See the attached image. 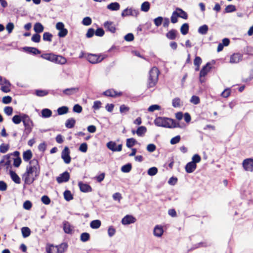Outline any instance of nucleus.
Returning <instances> with one entry per match:
<instances>
[{
    "label": "nucleus",
    "mask_w": 253,
    "mask_h": 253,
    "mask_svg": "<svg viewBox=\"0 0 253 253\" xmlns=\"http://www.w3.org/2000/svg\"><path fill=\"white\" fill-rule=\"evenodd\" d=\"M176 30L172 29L166 34L167 37L170 40H174L176 36Z\"/></svg>",
    "instance_id": "c756f323"
},
{
    "label": "nucleus",
    "mask_w": 253,
    "mask_h": 253,
    "mask_svg": "<svg viewBox=\"0 0 253 253\" xmlns=\"http://www.w3.org/2000/svg\"><path fill=\"white\" fill-rule=\"evenodd\" d=\"M42 202L45 205H48L50 204L51 201L49 198L46 195L43 196L41 198Z\"/></svg>",
    "instance_id": "680f3d73"
},
{
    "label": "nucleus",
    "mask_w": 253,
    "mask_h": 253,
    "mask_svg": "<svg viewBox=\"0 0 253 253\" xmlns=\"http://www.w3.org/2000/svg\"><path fill=\"white\" fill-rule=\"evenodd\" d=\"M158 172V169L156 167H152L150 168L147 171L148 174L150 176H154Z\"/></svg>",
    "instance_id": "3c124183"
},
{
    "label": "nucleus",
    "mask_w": 253,
    "mask_h": 253,
    "mask_svg": "<svg viewBox=\"0 0 253 253\" xmlns=\"http://www.w3.org/2000/svg\"><path fill=\"white\" fill-rule=\"evenodd\" d=\"M132 169L131 164L128 163L125 165H124L121 168V170L123 172L127 173L129 172Z\"/></svg>",
    "instance_id": "58836bf2"
},
{
    "label": "nucleus",
    "mask_w": 253,
    "mask_h": 253,
    "mask_svg": "<svg viewBox=\"0 0 253 253\" xmlns=\"http://www.w3.org/2000/svg\"><path fill=\"white\" fill-rule=\"evenodd\" d=\"M201 157L198 154H195L192 157V162H189L185 166V170L188 173H191L195 170L196 168V164L200 162Z\"/></svg>",
    "instance_id": "39448f33"
},
{
    "label": "nucleus",
    "mask_w": 253,
    "mask_h": 253,
    "mask_svg": "<svg viewBox=\"0 0 253 253\" xmlns=\"http://www.w3.org/2000/svg\"><path fill=\"white\" fill-rule=\"evenodd\" d=\"M31 40L35 42H39L41 41V36L38 33L35 34L33 35Z\"/></svg>",
    "instance_id": "4d7b16f0"
},
{
    "label": "nucleus",
    "mask_w": 253,
    "mask_h": 253,
    "mask_svg": "<svg viewBox=\"0 0 253 253\" xmlns=\"http://www.w3.org/2000/svg\"><path fill=\"white\" fill-rule=\"evenodd\" d=\"M53 35L49 32H45L43 34V40L49 42H51Z\"/></svg>",
    "instance_id": "37998d69"
},
{
    "label": "nucleus",
    "mask_w": 253,
    "mask_h": 253,
    "mask_svg": "<svg viewBox=\"0 0 253 253\" xmlns=\"http://www.w3.org/2000/svg\"><path fill=\"white\" fill-rule=\"evenodd\" d=\"M33 156L32 151L30 150H28L24 152L23 154V159L25 162H29L32 158Z\"/></svg>",
    "instance_id": "412c9836"
},
{
    "label": "nucleus",
    "mask_w": 253,
    "mask_h": 253,
    "mask_svg": "<svg viewBox=\"0 0 253 253\" xmlns=\"http://www.w3.org/2000/svg\"><path fill=\"white\" fill-rule=\"evenodd\" d=\"M52 115V112L48 109H43L42 111V115L43 118H48Z\"/></svg>",
    "instance_id": "4c0bfd02"
},
{
    "label": "nucleus",
    "mask_w": 253,
    "mask_h": 253,
    "mask_svg": "<svg viewBox=\"0 0 253 253\" xmlns=\"http://www.w3.org/2000/svg\"><path fill=\"white\" fill-rule=\"evenodd\" d=\"M189 30V25L187 23L183 24L180 28V32L183 35L187 34Z\"/></svg>",
    "instance_id": "a19ab883"
},
{
    "label": "nucleus",
    "mask_w": 253,
    "mask_h": 253,
    "mask_svg": "<svg viewBox=\"0 0 253 253\" xmlns=\"http://www.w3.org/2000/svg\"><path fill=\"white\" fill-rule=\"evenodd\" d=\"M107 8L111 11H117L120 8V5L117 2H111L107 5Z\"/></svg>",
    "instance_id": "6ab92c4d"
},
{
    "label": "nucleus",
    "mask_w": 253,
    "mask_h": 253,
    "mask_svg": "<svg viewBox=\"0 0 253 253\" xmlns=\"http://www.w3.org/2000/svg\"><path fill=\"white\" fill-rule=\"evenodd\" d=\"M116 233V229L113 226H110L108 229V234L110 237H113Z\"/></svg>",
    "instance_id": "5fc2aeb1"
},
{
    "label": "nucleus",
    "mask_w": 253,
    "mask_h": 253,
    "mask_svg": "<svg viewBox=\"0 0 253 253\" xmlns=\"http://www.w3.org/2000/svg\"><path fill=\"white\" fill-rule=\"evenodd\" d=\"M48 94V91L44 90H36V94L38 96H44Z\"/></svg>",
    "instance_id": "bf43d9fd"
},
{
    "label": "nucleus",
    "mask_w": 253,
    "mask_h": 253,
    "mask_svg": "<svg viewBox=\"0 0 253 253\" xmlns=\"http://www.w3.org/2000/svg\"><path fill=\"white\" fill-rule=\"evenodd\" d=\"M147 129L145 126H141L137 128V130L136 131V133L138 136H142L145 133Z\"/></svg>",
    "instance_id": "473e14b6"
},
{
    "label": "nucleus",
    "mask_w": 253,
    "mask_h": 253,
    "mask_svg": "<svg viewBox=\"0 0 253 253\" xmlns=\"http://www.w3.org/2000/svg\"><path fill=\"white\" fill-rule=\"evenodd\" d=\"M95 35L98 37H102L104 35V31L101 28H98L95 32Z\"/></svg>",
    "instance_id": "e2e57ef3"
},
{
    "label": "nucleus",
    "mask_w": 253,
    "mask_h": 253,
    "mask_svg": "<svg viewBox=\"0 0 253 253\" xmlns=\"http://www.w3.org/2000/svg\"><path fill=\"white\" fill-rule=\"evenodd\" d=\"M172 106L174 108L180 107L182 106V103L178 97L174 98L172 100Z\"/></svg>",
    "instance_id": "bb28decb"
},
{
    "label": "nucleus",
    "mask_w": 253,
    "mask_h": 253,
    "mask_svg": "<svg viewBox=\"0 0 253 253\" xmlns=\"http://www.w3.org/2000/svg\"><path fill=\"white\" fill-rule=\"evenodd\" d=\"M206 77V65L203 66L202 69L200 73V81L201 83L205 82V78Z\"/></svg>",
    "instance_id": "f704fd0d"
},
{
    "label": "nucleus",
    "mask_w": 253,
    "mask_h": 253,
    "mask_svg": "<svg viewBox=\"0 0 253 253\" xmlns=\"http://www.w3.org/2000/svg\"><path fill=\"white\" fill-rule=\"evenodd\" d=\"M103 94L107 96L115 97L118 95L116 92L113 89H108L103 92Z\"/></svg>",
    "instance_id": "e433bc0d"
},
{
    "label": "nucleus",
    "mask_w": 253,
    "mask_h": 253,
    "mask_svg": "<svg viewBox=\"0 0 253 253\" xmlns=\"http://www.w3.org/2000/svg\"><path fill=\"white\" fill-rule=\"evenodd\" d=\"M136 219L132 215H127L122 219V223L124 225H127L134 223Z\"/></svg>",
    "instance_id": "2eb2a0df"
},
{
    "label": "nucleus",
    "mask_w": 253,
    "mask_h": 253,
    "mask_svg": "<svg viewBox=\"0 0 253 253\" xmlns=\"http://www.w3.org/2000/svg\"><path fill=\"white\" fill-rule=\"evenodd\" d=\"M56 28L57 30L59 31L58 36L60 38H64L67 35L68 30L64 28V24L63 23L61 22L57 23L56 24Z\"/></svg>",
    "instance_id": "6e6552de"
},
{
    "label": "nucleus",
    "mask_w": 253,
    "mask_h": 253,
    "mask_svg": "<svg viewBox=\"0 0 253 253\" xmlns=\"http://www.w3.org/2000/svg\"><path fill=\"white\" fill-rule=\"evenodd\" d=\"M243 167L246 171L253 172V159H245L242 163Z\"/></svg>",
    "instance_id": "1a4fd4ad"
},
{
    "label": "nucleus",
    "mask_w": 253,
    "mask_h": 253,
    "mask_svg": "<svg viewBox=\"0 0 253 253\" xmlns=\"http://www.w3.org/2000/svg\"><path fill=\"white\" fill-rule=\"evenodd\" d=\"M164 233L163 228L161 226L157 225L154 229V235L158 237H160L162 236Z\"/></svg>",
    "instance_id": "a211bd4d"
},
{
    "label": "nucleus",
    "mask_w": 253,
    "mask_h": 253,
    "mask_svg": "<svg viewBox=\"0 0 253 253\" xmlns=\"http://www.w3.org/2000/svg\"><path fill=\"white\" fill-rule=\"evenodd\" d=\"M63 229L64 232L67 234H70L72 233V230L71 228V225L69 222L65 221L63 222Z\"/></svg>",
    "instance_id": "cd10ccee"
},
{
    "label": "nucleus",
    "mask_w": 253,
    "mask_h": 253,
    "mask_svg": "<svg viewBox=\"0 0 253 253\" xmlns=\"http://www.w3.org/2000/svg\"><path fill=\"white\" fill-rule=\"evenodd\" d=\"M23 49L28 53H33L35 55L40 54L41 53V51L36 47H25Z\"/></svg>",
    "instance_id": "b1692460"
},
{
    "label": "nucleus",
    "mask_w": 253,
    "mask_h": 253,
    "mask_svg": "<svg viewBox=\"0 0 253 253\" xmlns=\"http://www.w3.org/2000/svg\"><path fill=\"white\" fill-rule=\"evenodd\" d=\"M163 18L159 16L154 20V24L157 27L160 26L163 22Z\"/></svg>",
    "instance_id": "6e6d98bb"
},
{
    "label": "nucleus",
    "mask_w": 253,
    "mask_h": 253,
    "mask_svg": "<svg viewBox=\"0 0 253 253\" xmlns=\"http://www.w3.org/2000/svg\"><path fill=\"white\" fill-rule=\"evenodd\" d=\"M64 199L67 201H70L73 199V197L71 191L67 190L65 191L64 192Z\"/></svg>",
    "instance_id": "79ce46f5"
},
{
    "label": "nucleus",
    "mask_w": 253,
    "mask_h": 253,
    "mask_svg": "<svg viewBox=\"0 0 253 253\" xmlns=\"http://www.w3.org/2000/svg\"><path fill=\"white\" fill-rule=\"evenodd\" d=\"M14 24L13 23L9 22L6 25V29L7 30L8 33L9 34H10L12 32V31L14 29Z\"/></svg>",
    "instance_id": "052dcab7"
},
{
    "label": "nucleus",
    "mask_w": 253,
    "mask_h": 253,
    "mask_svg": "<svg viewBox=\"0 0 253 253\" xmlns=\"http://www.w3.org/2000/svg\"><path fill=\"white\" fill-rule=\"evenodd\" d=\"M92 20L89 17L84 18L82 21V24L85 26H89L91 24Z\"/></svg>",
    "instance_id": "603ef678"
},
{
    "label": "nucleus",
    "mask_w": 253,
    "mask_h": 253,
    "mask_svg": "<svg viewBox=\"0 0 253 253\" xmlns=\"http://www.w3.org/2000/svg\"><path fill=\"white\" fill-rule=\"evenodd\" d=\"M40 170V166L37 159H33L30 161L26 167V170L23 175L25 183L27 184H32L39 176Z\"/></svg>",
    "instance_id": "f257e3e1"
},
{
    "label": "nucleus",
    "mask_w": 253,
    "mask_h": 253,
    "mask_svg": "<svg viewBox=\"0 0 253 253\" xmlns=\"http://www.w3.org/2000/svg\"><path fill=\"white\" fill-rule=\"evenodd\" d=\"M21 232L24 238L28 237L31 234V230L29 228L27 227H22L21 229Z\"/></svg>",
    "instance_id": "72a5a7b5"
},
{
    "label": "nucleus",
    "mask_w": 253,
    "mask_h": 253,
    "mask_svg": "<svg viewBox=\"0 0 253 253\" xmlns=\"http://www.w3.org/2000/svg\"><path fill=\"white\" fill-rule=\"evenodd\" d=\"M107 148L114 152H120L122 150V144H119L117 146L115 142L110 141L107 143Z\"/></svg>",
    "instance_id": "f8f14e48"
},
{
    "label": "nucleus",
    "mask_w": 253,
    "mask_h": 253,
    "mask_svg": "<svg viewBox=\"0 0 253 253\" xmlns=\"http://www.w3.org/2000/svg\"><path fill=\"white\" fill-rule=\"evenodd\" d=\"M34 30L37 33H40L43 32L44 27L41 23L37 22L34 25Z\"/></svg>",
    "instance_id": "a878e982"
},
{
    "label": "nucleus",
    "mask_w": 253,
    "mask_h": 253,
    "mask_svg": "<svg viewBox=\"0 0 253 253\" xmlns=\"http://www.w3.org/2000/svg\"><path fill=\"white\" fill-rule=\"evenodd\" d=\"M61 158L66 164H68L71 162V158L70 156V150L68 147H65L62 151Z\"/></svg>",
    "instance_id": "9d476101"
},
{
    "label": "nucleus",
    "mask_w": 253,
    "mask_h": 253,
    "mask_svg": "<svg viewBox=\"0 0 253 253\" xmlns=\"http://www.w3.org/2000/svg\"><path fill=\"white\" fill-rule=\"evenodd\" d=\"M177 11L176 10L174 11L170 17L171 22L172 23H175L177 22V17H178Z\"/></svg>",
    "instance_id": "8fccbe9b"
},
{
    "label": "nucleus",
    "mask_w": 253,
    "mask_h": 253,
    "mask_svg": "<svg viewBox=\"0 0 253 253\" xmlns=\"http://www.w3.org/2000/svg\"><path fill=\"white\" fill-rule=\"evenodd\" d=\"M90 235L88 233H83L81 234L80 239L83 242H85L89 240Z\"/></svg>",
    "instance_id": "49530a36"
},
{
    "label": "nucleus",
    "mask_w": 253,
    "mask_h": 253,
    "mask_svg": "<svg viewBox=\"0 0 253 253\" xmlns=\"http://www.w3.org/2000/svg\"><path fill=\"white\" fill-rule=\"evenodd\" d=\"M106 56L102 54H88L86 57L87 60L92 64H96L101 62Z\"/></svg>",
    "instance_id": "423d86ee"
},
{
    "label": "nucleus",
    "mask_w": 253,
    "mask_h": 253,
    "mask_svg": "<svg viewBox=\"0 0 253 253\" xmlns=\"http://www.w3.org/2000/svg\"><path fill=\"white\" fill-rule=\"evenodd\" d=\"M78 91L79 88L78 87H72L69 88H66L64 89L63 91V92L65 94L70 95L76 93Z\"/></svg>",
    "instance_id": "5701e85b"
},
{
    "label": "nucleus",
    "mask_w": 253,
    "mask_h": 253,
    "mask_svg": "<svg viewBox=\"0 0 253 253\" xmlns=\"http://www.w3.org/2000/svg\"><path fill=\"white\" fill-rule=\"evenodd\" d=\"M70 179V174L68 172L65 171L63 173L60 174L56 178V180L58 183L67 182Z\"/></svg>",
    "instance_id": "ddd939ff"
},
{
    "label": "nucleus",
    "mask_w": 253,
    "mask_h": 253,
    "mask_svg": "<svg viewBox=\"0 0 253 253\" xmlns=\"http://www.w3.org/2000/svg\"><path fill=\"white\" fill-rule=\"evenodd\" d=\"M78 185L81 191L83 192H91L92 190L91 187L88 184L79 182Z\"/></svg>",
    "instance_id": "f3484780"
},
{
    "label": "nucleus",
    "mask_w": 253,
    "mask_h": 253,
    "mask_svg": "<svg viewBox=\"0 0 253 253\" xmlns=\"http://www.w3.org/2000/svg\"><path fill=\"white\" fill-rule=\"evenodd\" d=\"M53 57H54V54H53V53H45V54H42L41 55V57L43 59L48 60L51 62L52 61Z\"/></svg>",
    "instance_id": "c03bdc74"
},
{
    "label": "nucleus",
    "mask_w": 253,
    "mask_h": 253,
    "mask_svg": "<svg viewBox=\"0 0 253 253\" xmlns=\"http://www.w3.org/2000/svg\"><path fill=\"white\" fill-rule=\"evenodd\" d=\"M236 6L232 4L227 5L225 8L224 13H230L236 11Z\"/></svg>",
    "instance_id": "de8ad7c7"
},
{
    "label": "nucleus",
    "mask_w": 253,
    "mask_h": 253,
    "mask_svg": "<svg viewBox=\"0 0 253 253\" xmlns=\"http://www.w3.org/2000/svg\"><path fill=\"white\" fill-rule=\"evenodd\" d=\"M243 59V54L234 53L230 56L229 62L231 64L238 63Z\"/></svg>",
    "instance_id": "9b49d317"
},
{
    "label": "nucleus",
    "mask_w": 253,
    "mask_h": 253,
    "mask_svg": "<svg viewBox=\"0 0 253 253\" xmlns=\"http://www.w3.org/2000/svg\"><path fill=\"white\" fill-rule=\"evenodd\" d=\"M101 224L100 220L96 219L92 221L90 223V226L92 229L99 228Z\"/></svg>",
    "instance_id": "c85d7f7f"
},
{
    "label": "nucleus",
    "mask_w": 253,
    "mask_h": 253,
    "mask_svg": "<svg viewBox=\"0 0 253 253\" xmlns=\"http://www.w3.org/2000/svg\"><path fill=\"white\" fill-rule=\"evenodd\" d=\"M137 143L136 140L133 138H128L126 139V145L128 148H131Z\"/></svg>",
    "instance_id": "c9c22d12"
},
{
    "label": "nucleus",
    "mask_w": 253,
    "mask_h": 253,
    "mask_svg": "<svg viewBox=\"0 0 253 253\" xmlns=\"http://www.w3.org/2000/svg\"><path fill=\"white\" fill-rule=\"evenodd\" d=\"M22 122L25 127L24 133L28 136L31 132L34 126L33 121L27 115L23 114Z\"/></svg>",
    "instance_id": "20e7f679"
},
{
    "label": "nucleus",
    "mask_w": 253,
    "mask_h": 253,
    "mask_svg": "<svg viewBox=\"0 0 253 253\" xmlns=\"http://www.w3.org/2000/svg\"><path fill=\"white\" fill-rule=\"evenodd\" d=\"M190 101L191 103L197 105L200 103V98L197 96L193 95L191 98Z\"/></svg>",
    "instance_id": "864d4df0"
},
{
    "label": "nucleus",
    "mask_w": 253,
    "mask_h": 253,
    "mask_svg": "<svg viewBox=\"0 0 253 253\" xmlns=\"http://www.w3.org/2000/svg\"><path fill=\"white\" fill-rule=\"evenodd\" d=\"M79 150L84 153H85L87 150V145L86 143H83L81 144Z\"/></svg>",
    "instance_id": "0e129e2a"
},
{
    "label": "nucleus",
    "mask_w": 253,
    "mask_h": 253,
    "mask_svg": "<svg viewBox=\"0 0 253 253\" xmlns=\"http://www.w3.org/2000/svg\"><path fill=\"white\" fill-rule=\"evenodd\" d=\"M52 62L56 64L64 65L67 62V60L65 57L61 55L54 54V57H53Z\"/></svg>",
    "instance_id": "4468645a"
},
{
    "label": "nucleus",
    "mask_w": 253,
    "mask_h": 253,
    "mask_svg": "<svg viewBox=\"0 0 253 253\" xmlns=\"http://www.w3.org/2000/svg\"><path fill=\"white\" fill-rule=\"evenodd\" d=\"M139 14V11L138 9H134L132 7H127L122 11L121 15L124 17L128 16L137 17Z\"/></svg>",
    "instance_id": "0eeeda50"
},
{
    "label": "nucleus",
    "mask_w": 253,
    "mask_h": 253,
    "mask_svg": "<svg viewBox=\"0 0 253 253\" xmlns=\"http://www.w3.org/2000/svg\"><path fill=\"white\" fill-rule=\"evenodd\" d=\"M104 26L107 30L112 33H114L116 32L115 26L112 22L106 21L104 23Z\"/></svg>",
    "instance_id": "dca6fc26"
},
{
    "label": "nucleus",
    "mask_w": 253,
    "mask_h": 253,
    "mask_svg": "<svg viewBox=\"0 0 253 253\" xmlns=\"http://www.w3.org/2000/svg\"><path fill=\"white\" fill-rule=\"evenodd\" d=\"M154 124L156 126L166 128L175 127L173 120L166 117H159L154 120Z\"/></svg>",
    "instance_id": "f03ea898"
},
{
    "label": "nucleus",
    "mask_w": 253,
    "mask_h": 253,
    "mask_svg": "<svg viewBox=\"0 0 253 253\" xmlns=\"http://www.w3.org/2000/svg\"><path fill=\"white\" fill-rule=\"evenodd\" d=\"M76 121L73 118H70L68 119L65 123V126L68 128H73L75 124Z\"/></svg>",
    "instance_id": "2f4dec72"
},
{
    "label": "nucleus",
    "mask_w": 253,
    "mask_h": 253,
    "mask_svg": "<svg viewBox=\"0 0 253 253\" xmlns=\"http://www.w3.org/2000/svg\"><path fill=\"white\" fill-rule=\"evenodd\" d=\"M55 246L51 245L49 247L46 248V250L47 253H57L56 250L55 249Z\"/></svg>",
    "instance_id": "774afa93"
},
{
    "label": "nucleus",
    "mask_w": 253,
    "mask_h": 253,
    "mask_svg": "<svg viewBox=\"0 0 253 253\" xmlns=\"http://www.w3.org/2000/svg\"><path fill=\"white\" fill-rule=\"evenodd\" d=\"M150 3L148 1H145L141 5V10L144 12H147L150 9Z\"/></svg>",
    "instance_id": "ea45409f"
},
{
    "label": "nucleus",
    "mask_w": 253,
    "mask_h": 253,
    "mask_svg": "<svg viewBox=\"0 0 253 253\" xmlns=\"http://www.w3.org/2000/svg\"><path fill=\"white\" fill-rule=\"evenodd\" d=\"M9 174L12 180L16 183L19 184L21 182L19 176L13 171L10 170Z\"/></svg>",
    "instance_id": "aec40b11"
},
{
    "label": "nucleus",
    "mask_w": 253,
    "mask_h": 253,
    "mask_svg": "<svg viewBox=\"0 0 253 253\" xmlns=\"http://www.w3.org/2000/svg\"><path fill=\"white\" fill-rule=\"evenodd\" d=\"M176 11H177L178 16L184 19H187L188 15L186 12L180 8H176Z\"/></svg>",
    "instance_id": "393cba45"
},
{
    "label": "nucleus",
    "mask_w": 253,
    "mask_h": 253,
    "mask_svg": "<svg viewBox=\"0 0 253 253\" xmlns=\"http://www.w3.org/2000/svg\"><path fill=\"white\" fill-rule=\"evenodd\" d=\"M12 122L16 125L19 124L23 121V114L21 115H15L12 119Z\"/></svg>",
    "instance_id": "7c9ffc66"
},
{
    "label": "nucleus",
    "mask_w": 253,
    "mask_h": 253,
    "mask_svg": "<svg viewBox=\"0 0 253 253\" xmlns=\"http://www.w3.org/2000/svg\"><path fill=\"white\" fill-rule=\"evenodd\" d=\"M4 112L8 116H10L12 114L13 108L10 106H6L4 108Z\"/></svg>",
    "instance_id": "69168bd1"
},
{
    "label": "nucleus",
    "mask_w": 253,
    "mask_h": 253,
    "mask_svg": "<svg viewBox=\"0 0 253 253\" xmlns=\"http://www.w3.org/2000/svg\"><path fill=\"white\" fill-rule=\"evenodd\" d=\"M9 145L8 144H1L0 145V152L1 153H5L9 149Z\"/></svg>",
    "instance_id": "09e8293b"
},
{
    "label": "nucleus",
    "mask_w": 253,
    "mask_h": 253,
    "mask_svg": "<svg viewBox=\"0 0 253 253\" xmlns=\"http://www.w3.org/2000/svg\"><path fill=\"white\" fill-rule=\"evenodd\" d=\"M82 107L79 104H76L73 107V110L74 112L80 113L82 111Z\"/></svg>",
    "instance_id": "338daca9"
},
{
    "label": "nucleus",
    "mask_w": 253,
    "mask_h": 253,
    "mask_svg": "<svg viewBox=\"0 0 253 253\" xmlns=\"http://www.w3.org/2000/svg\"><path fill=\"white\" fill-rule=\"evenodd\" d=\"M231 89L230 88H226L221 93V95L223 97L227 98L230 95Z\"/></svg>",
    "instance_id": "13d9d810"
},
{
    "label": "nucleus",
    "mask_w": 253,
    "mask_h": 253,
    "mask_svg": "<svg viewBox=\"0 0 253 253\" xmlns=\"http://www.w3.org/2000/svg\"><path fill=\"white\" fill-rule=\"evenodd\" d=\"M54 248L56 250L57 253H63L67 249V245L63 243L58 246H55Z\"/></svg>",
    "instance_id": "4be33fe9"
},
{
    "label": "nucleus",
    "mask_w": 253,
    "mask_h": 253,
    "mask_svg": "<svg viewBox=\"0 0 253 253\" xmlns=\"http://www.w3.org/2000/svg\"><path fill=\"white\" fill-rule=\"evenodd\" d=\"M159 71L157 68L154 67L149 72V76L148 80V87H153L157 84L158 80Z\"/></svg>",
    "instance_id": "7ed1b4c3"
},
{
    "label": "nucleus",
    "mask_w": 253,
    "mask_h": 253,
    "mask_svg": "<svg viewBox=\"0 0 253 253\" xmlns=\"http://www.w3.org/2000/svg\"><path fill=\"white\" fill-rule=\"evenodd\" d=\"M68 112V108L66 106H62L59 107L57 109L58 114L59 115H62L65 114H66Z\"/></svg>",
    "instance_id": "a18cd8bd"
}]
</instances>
